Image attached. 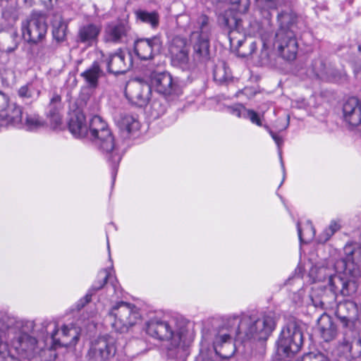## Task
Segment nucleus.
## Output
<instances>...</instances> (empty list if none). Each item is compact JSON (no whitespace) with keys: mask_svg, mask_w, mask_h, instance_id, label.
Masks as SVG:
<instances>
[{"mask_svg":"<svg viewBox=\"0 0 361 361\" xmlns=\"http://www.w3.org/2000/svg\"><path fill=\"white\" fill-rule=\"evenodd\" d=\"M111 286H112V288H113V289H114V292H116V284H115V283H114L113 282H111Z\"/></svg>","mask_w":361,"mask_h":361,"instance_id":"774afa93","label":"nucleus"},{"mask_svg":"<svg viewBox=\"0 0 361 361\" xmlns=\"http://www.w3.org/2000/svg\"><path fill=\"white\" fill-rule=\"evenodd\" d=\"M192 44V58L197 63L205 62L209 59V36L201 35L199 32H192L190 35Z\"/></svg>","mask_w":361,"mask_h":361,"instance_id":"a211bd4d","label":"nucleus"},{"mask_svg":"<svg viewBox=\"0 0 361 361\" xmlns=\"http://www.w3.org/2000/svg\"><path fill=\"white\" fill-rule=\"evenodd\" d=\"M130 26L126 20L111 22L105 29L106 39L114 43H126L130 34Z\"/></svg>","mask_w":361,"mask_h":361,"instance_id":"f3484780","label":"nucleus"},{"mask_svg":"<svg viewBox=\"0 0 361 361\" xmlns=\"http://www.w3.org/2000/svg\"><path fill=\"white\" fill-rule=\"evenodd\" d=\"M264 4L269 8L276 9L279 6L284 5L287 0H264Z\"/></svg>","mask_w":361,"mask_h":361,"instance_id":"09e8293b","label":"nucleus"},{"mask_svg":"<svg viewBox=\"0 0 361 361\" xmlns=\"http://www.w3.org/2000/svg\"><path fill=\"white\" fill-rule=\"evenodd\" d=\"M303 334L300 327L295 322H290L283 328L276 342V357L279 360L286 361L293 357L301 348Z\"/></svg>","mask_w":361,"mask_h":361,"instance_id":"39448f33","label":"nucleus"},{"mask_svg":"<svg viewBox=\"0 0 361 361\" xmlns=\"http://www.w3.org/2000/svg\"><path fill=\"white\" fill-rule=\"evenodd\" d=\"M240 93L243 94L246 96H252L255 94L253 90L250 87H245L243 90L239 91L237 93V96H238Z\"/></svg>","mask_w":361,"mask_h":361,"instance_id":"13d9d810","label":"nucleus"},{"mask_svg":"<svg viewBox=\"0 0 361 361\" xmlns=\"http://www.w3.org/2000/svg\"><path fill=\"white\" fill-rule=\"evenodd\" d=\"M279 23V29L283 32L290 31L293 30L295 32L297 16L293 12H281L277 16Z\"/></svg>","mask_w":361,"mask_h":361,"instance_id":"2f4dec72","label":"nucleus"},{"mask_svg":"<svg viewBox=\"0 0 361 361\" xmlns=\"http://www.w3.org/2000/svg\"><path fill=\"white\" fill-rule=\"evenodd\" d=\"M4 120L13 126L20 128L23 124V109L22 107L16 103L8 106Z\"/></svg>","mask_w":361,"mask_h":361,"instance_id":"c756f323","label":"nucleus"},{"mask_svg":"<svg viewBox=\"0 0 361 361\" xmlns=\"http://www.w3.org/2000/svg\"><path fill=\"white\" fill-rule=\"evenodd\" d=\"M209 18L205 15H201L197 19V24L199 25V33L201 35L209 36V28L208 25Z\"/></svg>","mask_w":361,"mask_h":361,"instance_id":"79ce46f5","label":"nucleus"},{"mask_svg":"<svg viewBox=\"0 0 361 361\" xmlns=\"http://www.w3.org/2000/svg\"><path fill=\"white\" fill-rule=\"evenodd\" d=\"M232 9L240 13H245L250 6V0H229Z\"/></svg>","mask_w":361,"mask_h":361,"instance_id":"a19ab883","label":"nucleus"},{"mask_svg":"<svg viewBox=\"0 0 361 361\" xmlns=\"http://www.w3.org/2000/svg\"><path fill=\"white\" fill-rule=\"evenodd\" d=\"M281 166H282V169H283V180H282V182H283V181L284 180V179H285V176H286V171H285V167H284V165H283V161H281Z\"/></svg>","mask_w":361,"mask_h":361,"instance_id":"69168bd1","label":"nucleus"},{"mask_svg":"<svg viewBox=\"0 0 361 361\" xmlns=\"http://www.w3.org/2000/svg\"><path fill=\"white\" fill-rule=\"evenodd\" d=\"M106 63L107 71L114 75L123 74L133 66L131 55L121 50L109 54Z\"/></svg>","mask_w":361,"mask_h":361,"instance_id":"2eb2a0df","label":"nucleus"},{"mask_svg":"<svg viewBox=\"0 0 361 361\" xmlns=\"http://www.w3.org/2000/svg\"><path fill=\"white\" fill-rule=\"evenodd\" d=\"M109 276L110 273L107 269H104L99 272L98 279L93 283L85 298L79 301L78 304V308L82 307L85 304L88 303L91 300L92 295L96 291L103 288V286L106 283Z\"/></svg>","mask_w":361,"mask_h":361,"instance_id":"c85d7f7f","label":"nucleus"},{"mask_svg":"<svg viewBox=\"0 0 361 361\" xmlns=\"http://www.w3.org/2000/svg\"><path fill=\"white\" fill-rule=\"evenodd\" d=\"M145 330L150 336L170 342L167 352L171 356L183 360L187 355L188 348L192 341L191 336L185 329L175 331L167 322L154 317L146 322Z\"/></svg>","mask_w":361,"mask_h":361,"instance_id":"f03ea898","label":"nucleus"},{"mask_svg":"<svg viewBox=\"0 0 361 361\" xmlns=\"http://www.w3.org/2000/svg\"><path fill=\"white\" fill-rule=\"evenodd\" d=\"M68 25L63 20L53 23V37L58 42H63L66 38Z\"/></svg>","mask_w":361,"mask_h":361,"instance_id":"e433bc0d","label":"nucleus"},{"mask_svg":"<svg viewBox=\"0 0 361 361\" xmlns=\"http://www.w3.org/2000/svg\"><path fill=\"white\" fill-rule=\"evenodd\" d=\"M116 121L120 130L128 134L133 133L140 129V122L131 115L121 114Z\"/></svg>","mask_w":361,"mask_h":361,"instance_id":"7c9ffc66","label":"nucleus"},{"mask_svg":"<svg viewBox=\"0 0 361 361\" xmlns=\"http://www.w3.org/2000/svg\"><path fill=\"white\" fill-rule=\"evenodd\" d=\"M312 302L313 305L317 308H320L322 310L327 308V305H326V301L324 298H312Z\"/></svg>","mask_w":361,"mask_h":361,"instance_id":"603ef678","label":"nucleus"},{"mask_svg":"<svg viewBox=\"0 0 361 361\" xmlns=\"http://www.w3.org/2000/svg\"><path fill=\"white\" fill-rule=\"evenodd\" d=\"M264 128L268 131V133H269V135H271L272 139L274 140L276 145L278 147L279 156L281 158V148L283 144V139L282 138V137L279 136L277 133L272 131L268 126L265 125V126H264Z\"/></svg>","mask_w":361,"mask_h":361,"instance_id":"49530a36","label":"nucleus"},{"mask_svg":"<svg viewBox=\"0 0 361 361\" xmlns=\"http://www.w3.org/2000/svg\"><path fill=\"white\" fill-rule=\"evenodd\" d=\"M169 51L171 56L172 63L183 70L190 68L188 64L189 49L186 39L176 36L171 40Z\"/></svg>","mask_w":361,"mask_h":361,"instance_id":"4468645a","label":"nucleus"},{"mask_svg":"<svg viewBox=\"0 0 361 361\" xmlns=\"http://www.w3.org/2000/svg\"><path fill=\"white\" fill-rule=\"evenodd\" d=\"M227 110L231 114L238 118H243L246 112V108L240 104H236L233 106H228Z\"/></svg>","mask_w":361,"mask_h":361,"instance_id":"c03bdc74","label":"nucleus"},{"mask_svg":"<svg viewBox=\"0 0 361 361\" xmlns=\"http://www.w3.org/2000/svg\"><path fill=\"white\" fill-rule=\"evenodd\" d=\"M297 228L298 237L301 243L310 240L315 235V230L312 224L309 221L306 223L303 229L300 227V224L298 223Z\"/></svg>","mask_w":361,"mask_h":361,"instance_id":"58836bf2","label":"nucleus"},{"mask_svg":"<svg viewBox=\"0 0 361 361\" xmlns=\"http://www.w3.org/2000/svg\"><path fill=\"white\" fill-rule=\"evenodd\" d=\"M317 322L322 338L324 341L329 342L336 338L337 336L336 326L329 315L325 313L322 314Z\"/></svg>","mask_w":361,"mask_h":361,"instance_id":"bb28decb","label":"nucleus"},{"mask_svg":"<svg viewBox=\"0 0 361 361\" xmlns=\"http://www.w3.org/2000/svg\"><path fill=\"white\" fill-rule=\"evenodd\" d=\"M59 329L56 324H54V329L51 333V337L55 345L59 346H72L75 345L79 339V333L78 329L73 325H64L61 331V336L57 337Z\"/></svg>","mask_w":361,"mask_h":361,"instance_id":"6ab92c4d","label":"nucleus"},{"mask_svg":"<svg viewBox=\"0 0 361 361\" xmlns=\"http://www.w3.org/2000/svg\"><path fill=\"white\" fill-rule=\"evenodd\" d=\"M244 118H248L252 123L258 126H262V121L258 114L253 110L246 109Z\"/></svg>","mask_w":361,"mask_h":361,"instance_id":"de8ad7c7","label":"nucleus"},{"mask_svg":"<svg viewBox=\"0 0 361 361\" xmlns=\"http://www.w3.org/2000/svg\"><path fill=\"white\" fill-rule=\"evenodd\" d=\"M35 4H41L46 8L49 9L53 6L54 0H32Z\"/></svg>","mask_w":361,"mask_h":361,"instance_id":"6e6d98bb","label":"nucleus"},{"mask_svg":"<svg viewBox=\"0 0 361 361\" xmlns=\"http://www.w3.org/2000/svg\"><path fill=\"white\" fill-rule=\"evenodd\" d=\"M311 68L314 75L321 79L326 78L329 74L326 65L321 58L316 59L312 61Z\"/></svg>","mask_w":361,"mask_h":361,"instance_id":"ea45409f","label":"nucleus"},{"mask_svg":"<svg viewBox=\"0 0 361 361\" xmlns=\"http://www.w3.org/2000/svg\"><path fill=\"white\" fill-rule=\"evenodd\" d=\"M101 30L102 26L99 24L83 25L78 29L76 41L85 47H90L97 44Z\"/></svg>","mask_w":361,"mask_h":361,"instance_id":"aec40b11","label":"nucleus"},{"mask_svg":"<svg viewBox=\"0 0 361 361\" xmlns=\"http://www.w3.org/2000/svg\"><path fill=\"white\" fill-rule=\"evenodd\" d=\"M41 90L36 85L34 81L27 82L22 85L17 90V94L25 104H32L36 102L39 97Z\"/></svg>","mask_w":361,"mask_h":361,"instance_id":"cd10ccee","label":"nucleus"},{"mask_svg":"<svg viewBox=\"0 0 361 361\" xmlns=\"http://www.w3.org/2000/svg\"><path fill=\"white\" fill-rule=\"evenodd\" d=\"M49 118L52 127L56 128L61 124V116L60 114H54L51 116H49Z\"/></svg>","mask_w":361,"mask_h":361,"instance_id":"5fc2aeb1","label":"nucleus"},{"mask_svg":"<svg viewBox=\"0 0 361 361\" xmlns=\"http://www.w3.org/2000/svg\"><path fill=\"white\" fill-rule=\"evenodd\" d=\"M345 121L356 127L361 124V104L355 97L349 98L343 107Z\"/></svg>","mask_w":361,"mask_h":361,"instance_id":"4be33fe9","label":"nucleus"},{"mask_svg":"<svg viewBox=\"0 0 361 361\" xmlns=\"http://www.w3.org/2000/svg\"><path fill=\"white\" fill-rule=\"evenodd\" d=\"M264 128L268 131V133H269V135H271L272 139L274 140L276 145L278 147L279 156L281 158V148L283 144V139L282 138V137L279 136L277 133L272 131L268 126L265 125V126H264Z\"/></svg>","mask_w":361,"mask_h":361,"instance_id":"a18cd8bd","label":"nucleus"},{"mask_svg":"<svg viewBox=\"0 0 361 361\" xmlns=\"http://www.w3.org/2000/svg\"><path fill=\"white\" fill-rule=\"evenodd\" d=\"M307 357L311 361H330V360L322 353H310Z\"/></svg>","mask_w":361,"mask_h":361,"instance_id":"8fccbe9b","label":"nucleus"},{"mask_svg":"<svg viewBox=\"0 0 361 361\" xmlns=\"http://www.w3.org/2000/svg\"><path fill=\"white\" fill-rule=\"evenodd\" d=\"M214 79L219 85H228L233 81V78L231 70L225 63H222L214 68Z\"/></svg>","mask_w":361,"mask_h":361,"instance_id":"473e14b6","label":"nucleus"},{"mask_svg":"<svg viewBox=\"0 0 361 361\" xmlns=\"http://www.w3.org/2000/svg\"><path fill=\"white\" fill-rule=\"evenodd\" d=\"M88 130L87 139L92 141L101 151L106 154L107 159L112 167V178L114 181L121 156L117 152L114 137L107 123L102 117L94 116L88 122Z\"/></svg>","mask_w":361,"mask_h":361,"instance_id":"20e7f679","label":"nucleus"},{"mask_svg":"<svg viewBox=\"0 0 361 361\" xmlns=\"http://www.w3.org/2000/svg\"><path fill=\"white\" fill-rule=\"evenodd\" d=\"M1 361H20L18 358H16L15 357L10 355L8 353V355L6 357H4V359Z\"/></svg>","mask_w":361,"mask_h":361,"instance_id":"e2e57ef3","label":"nucleus"},{"mask_svg":"<svg viewBox=\"0 0 361 361\" xmlns=\"http://www.w3.org/2000/svg\"><path fill=\"white\" fill-rule=\"evenodd\" d=\"M60 102H61V97L58 94H55L51 99L49 106H52L53 105H54V106H58V105L60 104Z\"/></svg>","mask_w":361,"mask_h":361,"instance_id":"052dcab7","label":"nucleus"},{"mask_svg":"<svg viewBox=\"0 0 361 361\" xmlns=\"http://www.w3.org/2000/svg\"><path fill=\"white\" fill-rule=\"evenodd\" d=\"M345 336H346L345 334ZM341 347L343 348V352H339L338 354L347 358L355 359L361 355V340L353 335L348 338L344 337L341 343Z\"/></svg>","mask_w":361,"mask_h":361,"instance_id":"b1692460","label":"nucleus"},{"mask_svg":"<svg viewBox=\"0 0 361 361\" xmlns=\"http://www.w3.org/2000/svg\"><path fill=\"white\" fill-rule=\"evenodd\" d=\"M162 41L158 35L149 38H139L134 42V50L139 59L143 61L152 59L160 54Z\"/></svg>","mask_w":361,"mask_h":361,"instance_id":"ddd939ff","label":"nucleus"},{"mask_svg":"<svg viewBox=\"0 0 361 361\" xmlns=\"http://www.w3.org/2000/svg\"><path fill=\"white\" fill-rule=\"evenodd\" d=\"M1 18L6 26H13L19 18V11L16 6L10 5L2 10Z\"/></svg>","mask_w":361,"mask_h":361,"instance_id":"72a5a7b5","label":"nucleus"},{"mask_svg":"<svg viewBox=\"0 0 361 361\" xmlns=\"http://www.w3.org/2000/svg\"><path fill=\"white\" fill-rule=\"evenodd\" d=\"M275 328V321L271 314L255 318L245 314L228 317L222 326L215 331L213 347L216 354L222 358H229L234 354V342L265 341Z\"/></svg>","mask_w":361,"mask_h":361,"instance_id":"f257e3e1","label":"nucleus"},{"mask_svg":"<svg viewBox=\"0 0 361 361\" xmlns=\"http://www.w3.org/2000/svg\"><path fill=\"white\" fill-rule=\"evenodd\" d=\"M55 48L53 46L44 45L40 47L37 53L38 58L42 60H46L50 58L54 54Z\"/></svg>","mask_w":361,"mask_h":361,"instance_id":"37998d69","label":"nucleus"},{"mask_svg":"<svg viewBox=\"0 0 361 361\" xmlns=\"http://www.w3.org/2000/svg\"><path fill=\"white\" fill-rule=\"evenodd\" d=\"M137 18L143 23L150 24L152 27H157L159 24V15L157 12L138 11L136 12Z\"/></svg>","mask_w":361,"mask_h":361,"instance_id":"4c0bfd02","label":"nucleus"},{"mask_svg":"<svg viewBox=\"0 0 361 361\" xmlns=\"http://www.w3.org/2000/svg\"><path fill=\"white\" fill-rule=\"evenodd\" d=\"M47 32V25L44 18L32 13L21 23L23 39L30 44L42 42Z\"/></svg>","mask_w":361,"mask_h":361,"instance_id":"0eeeda50","label":"nucleus"},{"mask_svg":"<svg viewBox=\"0 0 361 361\" xmlns=\"http://www.w3.org/2000/svg\"><path fill=\"white\" fill-rule=\"evenodd\" d=\"M218 23L228 31L231 47L238 49L245 39L242 20L233 15L231 11H226L218 17Z\"/></svg>","mask_w":361,"mask_h":361,"instance_id":"6e6552de","label":"nucleus"},{"mask_svg":"<svg viewBox=\"0 0 361 361\" xmlns=\"http://www.w3.org/2000/svg\"><path fill=\"white\" fill-rule=\"evenodd\" d=\"M109 315L114 318L112 324L116 331L125 332L135 325L141 319L139 308L134 304L121 301L114 305Z\"/></svg>","mask_w":361,"mask_h":361,"instance_id":"423d86ee","label":"nucleus"},{"mask_svg":"<svg viewBox=\"0 0 361 361\" xmlns=\"http://www.w3.org/2000/svg\"><path fill=\"white\" fill-rule=\"evenodd\" d=\"M274 44L282 58L287 61H293L296 58L298 53V42L295 37V32L293 30L283 32V30H278L275 36Z\"/></svg>","mask_w":361,"mask_h":361,"instance_id":"9b49d317","label":"nucleus"},{"mask_svg":"<svg viewBox=\"0 0 361 361\" xmlns=\"http://www.w3.org/2000/svg\"><path fill=\"white\" fill-rule=\"evenodd\" d=\"M0 96L2 97V98L4 99V102L5 104H7L8 102V97L7 95H6L5 94L2 93L1 92H0Z\"/></svg>","mask_w":361,"mask_h":361,"instance_id":"0e129e2a","label":"nucleus"},{"mask_svg":"<svg viewBox=\"0 0 361 361\" xmlns=\"http://www.w3.org/2000/svg\"><path fill=\"white\" fill-rule=\"evenodd\" d=\"M54 114H60L59 107L57 106L53 105L52 106H49V110L47 114V116H51Z\"/></svg>","mask_w":361,"mask_h":361,"instance_id":"680f3d73","label":"nucleus"},{"mask_svg":"<svg viewBox=\"0 0 361 361\" xmlns=\"http://www.w3.org/2000/svg\"><path fill=\"white\" fill-rule=\"evenodd\" d=\"M152 83L166 100H175L183 93L178 79L173 78L169 72L155 73L152 79Z\"/></svg>","mask_w":361,"mask_h":361,"instance_id":"1a4fd4ad","label":"nucleus"},{"mask_svg":"<svg viewBox=\"0 0 361 361\" xmlns=\"http://www.w3.org/2000/svg\"><path fill=\"white\" fill-rule=\"evenodd\" d=\"M329 231H332L334 235L340 228V225L336 221H331L329 226L327 227Z\"/></svg>","mask_w":361,"mask_h":361,"instance_id":"4d7b16f0","label":"nucleus"},{"mask_svg":"<svg viewBox=\"0 0 361 361\" xmlns=\"http://www.w3.org/2000/svg\"><path fill=\"white\" fill-rule=\"evenodd\" d=\"M68 130L76 138H87L89 135L88 123L84 114L78 110L71 115L68 123Z\"/></svg>","mask_w":361,"mask_h":361,"instance_id":"412c9836","label":"nucleus"},{"mask_svg":"<svg viewBox=\"0 0 361 361\" xmlns=\"http://www.w3.org/2000/svg\"><path fill=\"white\" fill-rule=\"evenodd\" d=\"M200 354L196 357L195 361H215L207 353V350H202Z\"/></svg>","mask_w":361,"mask_h":361,"instance_id":"864d4df0","label":"nucleus"},{"mask_svg":"<svg viewBox=\"0 0 361 361\" xmlns=\"http://www.w3.org/2000/svg\"><path fill=\"white\" fill-rule=\"evenodd\" d=\"M104 73L98 61H94L92 65L80 73L85 85L89 88L95 89L99 85V80L104 76Z\"/></svg>","mask_w":361,"mask_h":361,"instance_id":"a878e982","label":"nucleus"},{"mask_svg":"<svg viewBox=\"0 0 361 361\" xmlns=\"http://www.w3.org/2000/svg\"><path fill=\"white\" fill-rule=\"evenodd\" d=\"M37 340L27 334H22L13 343L16 350L22 356L31 359L37 350Z\"/></svg>","mask_w":361,"mask_h":361,"instance_id":"5701e85b","label":"nucleus"},{"mask_svg":"<svg viewBox=\"0 0 361 361\" xmlns=\"http://www.w3.org/2000/svg\"><path fill=\"white\" fill-rule=\"evenodd\" d=\"M151 86L140 81L133 82L128 85L126 95L128 99L137 106L145 105L149 99Z\"/></svg>","mask_w":361,"mask_h":361,"instance_id":"dca6fc26","label":"nucleus"},{"mask_svg":"<svg viewBox=\"0 0 361 361\" xmlns=\"http://www.w3.org/2000/svg\"><path fill=\"white\" fill-rule=\"evenodd\" d=\"M8 352H10V350L8 349V344L6 343L0 341V354L1 355L3 354L4 355L3 357H6L5 353H8Z\"/></svg>","mask_w":361,"mask_h":361,"instance_id":"bf43d9fd","label":"nucleus"},{"mask_svg":"<svg viewBox=\"0 0 361 361\" xmlns=\"http://www.w3.org/2000/svg\"><path fill=\"white\" fill-rule=\"evenodd\" d=\"M334 270L328 266H315L311 270V275L317 281H324L328 280V286L330 290L334 293V299L338 295L349 296L354 294V293H346L345 290L348 288L347 286H335L333 284V279L336 277L341 276L342 271H338L334 274Z\"/></svg>","mask_w":361,"mask_h":361,"instance_id":"f8f14e48","label":"nucleus"},{"mask_svg":"<svg viewBox=\"0 0 361 361\" xmlns=\"http://www.w3.org/2000/svg\"><path fill=\"white\" fill-rule=\"evenodd\" d=\"M237 54L243 58L251 56L257 49V44L252 38L247 39L245 37V41L239 47L238 49L231 47Z\"/></svg>","mask_w":361,"mask_h":361,"instance_id":"f704fd0d","label":"nucleus"},{"mask_svg":"<svg viewBox=\"0 0 361 361\" xmlns=\"http://www.w3.org/2000/svg\"><path fill=\"white\" fill-rule=\"evenodd\" d=\"M344 257L337 262L336 269L342 270L341 276L333 279L335 286H348L346 293H355L358 287V281L361 275V245L357 243H347L344 248ZM345 292V290H343Z\"/></svg>","mask_w":361,"mask_h":361,"instance_id":"7ed1b4c3","label":"nucleus"},{"mask_svg":"<svg viewBox=\"0 0 361 361\" xmlns=\"http://www.w3.org/2000/svg\"><path fill=\"white\" fill-rule=\"evenodd\" d=\"M45 125V121L37 114L27 115L20 128L26 130H36Z\"/></svg>","mask_w":361,"mask_h":361,"instance_id":"c9c22d12","label":"nucleus"},{"mask_svg":"<svg viewBox=\"0 0 361 361\" xmlns=\"http://www.w3.org/2000/svg\"><path fill=\"white\" fill-rule=\"evenodd\" d=\"M333 235L332 231H329L328 228H325L323 232L318 237V242L319 243H325Z\"/></svg>","mask_w":361,"mask_h":361,"instance_id":"3c124183","label":"nucleus"},{"mask_svg":"<svg viewBox=\"0 0 361 361\" xmlns=\"http://www.w3.org/2000/svg\"><path fill=\"white\" fill-rule=\"evenodd\" d=\"M158 106H161V104L159 102H154L153 103V108L154 110H157Z\"/></svg>","mask_w":361,"mask_h":361,"instance_id":"338daca9","label":"nucleus"},{"mask_svg":"<svg viewBox=\"0 0 361 361\" xmlns=\"http://www.w3.org/2000/svg\"><path fill=\"white\" fill-rule=\"evenodd\" d=\"M116 351L115 338L105 335L91 343L88 357L94 361H106L114 357Z\"/></svg>","mask_w":361,"mask_h":361,"instance_id":"9d476101","label":"nucleus"},{"mask_svg":"<svg viewBox=\"0 0 361 361\" xmlns=\"http://www.w3.org/2000/svg\"><path fill=\"white\" fill-rule=\"evenodd\" d=\"M357 307L355 302L352 300H345L338 304L336 315L342 323L343 327H350L352 323L351 314L357 312Z\"/></svg>","mask_w":361,"mask_h":361,"instance_id":"393cba45","label":"nucleus"}]
</instances>
